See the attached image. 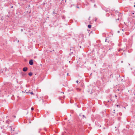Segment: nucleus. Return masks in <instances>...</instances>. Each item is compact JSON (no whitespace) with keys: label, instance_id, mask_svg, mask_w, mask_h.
Instances as JSON below:
<instances>
[{"label":"nucleus","instance_id":"obj_1","mask_svg":"<svg viewBox=\"0 0 135 135\" xmlns=\"http://www.w3.org/2000/svg\"><path fill=\"white\" fill-rule=\"evenodd\" d=\"M6 122L9 124V126L10 127H12L13 129H14V128L13 127L14 125V123L13 122H12L10 120L8 119L6 121Z\"/></svg>","mask_w":135,"mask_h":135},{"label":"nucleus","instance_id":"obj_2","mask_svg":"<svg viewBox=\"0 0 135 135\" xmlns=\"http://www.w3.org/2000/svg\"><path fill=\"white\" fill-rule=\"evenodd\" d=\"M12 128H12V127H10L9 126V125L7 126V128L6 130H7V131H11V133H12V132L13 131H14V129L13 130L12 129Z\"/></svg>","mask_w":135,"mask_h":135},{"label":"nucleus","instance_id":"obj_3","mask_svg":"<svg viewBox=\"0 0 135 135\" xmlns=\"http://www.w3.org/2000/svg\"><path fill=\"white\" fill-rule=\"evenodd\" d=\"M118 18L117 19H116V21H117V20H120L121 19V17L122 16V14L121 13H118Z\"/></svg>","mask_w":135,"mask_h":135},{"label":"nucleus","instance_id":"obj_4","mask_svg":"<svg viewBox=\"0 0 135 135\" xmlns=\"http://www.w3.org/2000/svg\"><path fill=\"white\" fill-rule=\"evenodd\" d=\"M29 63L30 65H33V60L32 59L30 60L29 61Z\"/></svg>","mask_w":135,"mask_h":135},{"label":"nucleus","instance_id":"obj_5","mask_svg":"<svg viewBox=\"0 0 135 135\" xmlns=\"http://www.w3.org/2000/svg\"><path fill=\"white\" fill-rule=\"evenodd\" d=\"M28 69V68L26 67H24L23 69V71L24 72L26 71Z\"/></svg>","mask_w":135,"mask_h":135},{"label":"nucleus","instance_id":"obj_6","mask_svg":"<svg viewBox=\"0 0 135 135\" xmlns=\"http://www.w3.org/2000/svg\"><path fill=\"white\" fill-rule=\"evenodd\" d=\"M105 41V42H107L108 43H109L110 41V40L108 38H106Z\"/></svg>","mask_w":135,"mask_h":135},{"label":"nucleus","instance_id":"obj_7","mask_svg":"<svg viewBox=\"0 0 135 135\" xmlns=\"http://www.w3.org/2000/svg\"><path fill=\"white\" fill-rule=\"evenodd\" d=\"M61 17L62 19L63 20H65L66 18V17L64 15L62 16H61Z\"/></svg>","mask_w":135,"mask_h":135},{"label":"nucleus","instance_id":"obj_8","mask_svg":"<svg viewBox=\"0 0 135 135\" xmlns=\"http://www.w3.org/2000/svg\"><path fill=\"white\" fill-rule=\"evenodd\" d=\"M110 100H109L108 99H107L105 101V102L107 103H108L109 102H110Z\"/></svg>","mask_w":135,"mask_h":135},{"label":"nucleus","instance_id":"obj_9","mask_svg":"<svg viewBox=\"0 0 135 135\" xmlns=\"http://www.w3.org/2000/svg\"><path fill=\"white\" fill-rule=\"evenodd\" d=\"M28 75L29 76H31L32 75V74L31 72H30L28 73Z\"/></svg>","mask_w":135,"mask_h":135},{"label":"nucleus","instance_id":"obj_10","mask_svg":"<svg viewBox=\"0 0 135 135\" xmlns=\"http://www.w3.org/2000/svg\"><path fill=\"white\" fill-rule=\"evenodd\" d=\"M74 49L73 47H72V48H71L70 49V52L71 53V54H73V52H71V50H73Z\"/></svg>","mask_w":135,"mask_h":135},{"label":"nucleus","instance_id":"obj_11","mask_svg":"<svg viewBox=\"0 0 135 135\" xmlns=\"http://www.w3.org/2000/svg\"><path fill=\"white\" fill-rule=\"evenodd\" d=\"M26 75V74L25 73H22V75L23 76H25Z\"/></svg>","mask_w":135,"mask_h":135},{"label":"nucleus","instance_id":"obj_12","mask_svg":"<svg viewBox=\"0 0 135 135\" xmlns=\"http://www.w3.org/2000/svg\"><path fill=\"white\" fill-rule=\"evenodd\" d=\"M115 14L117 15H118V13H119L118 12V11H115Z\"/></svg>","mask_w":135,"mask_h":135},{"label":"nucleus","instance_id":"obj_13","mask_svg":"<svg viewBox=\"0 0 135 135\" xmlns=\"http://www.w3.org/2000/svg\"><path fill=\"white\" fill-rule=\"evenodd\" d=\"M91 25H88V27L89 28H91Z\"/></svg>","mask_w":135,"mask_h":135},{"label":"nucleus","instance_id":"obj_14","mask_svg":"<svg viewBox=\"0 0 135 135\" xmlns=\"http://www.w3.org/2000/svg\"><path fill=\"white\" fill-rule=\"evenodd\" d=\"M117 107L118 108H120V106L118 105H116Z\"/></svg>","mask_w":135,"mask_h":135},{"label":"nucleus","instance_id":"obj_15","mask_svg":"<svg viewBox=\"0 0 135 135\" xmlns=\"http://www.w3.org/2000/svg\"><path fill=\"white\" fill-rule=\"evenodd\" d=\"M124 89V86H123V88L121 89V91H123V90Z\"/></svg>","mask_w":135,"mask_h":135},{"label":"nucleus","instance_id":"obj_16","mask_svg":"<svg viewBox=\"0 0 135 135\" xmlns=\"http://www.w3.org/2000/svg\"><path fill=\"white\" fill-rule=\"evenodd\" d=\"M122 51V50L121 49H120L118 50V51Z\"/></svg>","mask_w":135,"mask_h":135},{"label":"nucleus","instance_id":"obj_17","mask_svg":"<svg viewBox=\"0 0 135 135\" xmlns=\"http://www.w3.org/2000/svg\"><path fill=\"white\" fill-rule=\"evenodd\" d=\"M31 110H34V108L33 107H32L31 108Z\"/></svg>","mask_w":135,"mask_h":135},{"label":"nucleus","instance_id":"obj_18","mask_svg":"<svg viewBox=\"0 0 135 135\" xmlns=\"http://www.w3.org/2000/svg\"><path fill=\"white\" fill-rule=\"evenodd\" d=\"M54 10H54V11L53 12V14H56V13H55V12H54Z\"/></svg>","mask_w":135,"mask_h":135},{"label":"nucleus","instance_id":"obj_19","mask_svg":"<svg viewBox=\"0 0 135 135\" xmlns=\"http://www.w3.org/2000/svg\"><path fill=\"white\" fill-rule=\"evenodd\" d=\"M30 93H31V94H32V95L33 94V92L32 91V92H31Z\"/></svg>","mask_w":135,"mask_h":135},{"label":"nucleus","instance_id":"obj_20","mask_svg":"<svg viewBox=\"0 0 135 135\" xmlns=\"http://www.w3.org/2000/svg\"><path fill=\"white\" fill-rule=\"evenodd\" d=\"M96 4H94V7H96Z\"/></svg>","mask_w":135,"mask_h":135},{"label":"nucleus","instance_id":"obj_21","mask_svg":"<svg viewBox=\"0 0 135 135\" xmlns=\"http://www.w3.org/2000/svg\"><path fill=\"white\" fill-rule=\"evenodd\" d=\"M109 14H106V16H109Z\"/></svg>","mask_w":135,"mask_h":135},{"label":"nucleus","instance_id":"obj_22","mask_svg":"<svg viewBox=\"0 0 135 135\" xmlns=\"http://www.w3.org/2000/svg\"><path fill=\"white\" fill-rule=\"evenodd\" d=\"M76 83H78V82H79V81H78V80H77V81H76Z\"/></svg>","mask_w":135,"mask_h":135},{"label":"nucleus","instance_id":"obj_23","mask_svg":"<svg viewBox=\"0 0 135 135\" xmlns=\"http://www.w3.org/2000/svg\"><path fill=\"white\" fill-rule=\"evenodd\" d=\"M83 117H85V116L84 115H83Z\"/></svg>","mask_w":135,"mask_h":135},{"label":"nucleus","instance_id":"obj_24","mask_svg":"<svg viewBox=\"0 0 135 135\" xmlns=\"http://www.w3.org/2000/svg\"><path fill=\"white\" fill-rule=\"evenodd\" d=\"M76 7H77V8H79V7L78 6H76Z\"/></svg>","mask_w":135,"mask_h":135},{"label":"nucleus","instance_id":"obj_25","mask_svg":"<svg viewBox=\"0 0 135 135\" xmlns=\"http://www.w3.org/2000/svg\"><path fill=\"white\" fill-rule=\"evenodd\" d=\"M132 14L133 15H134V13H133H133H132Z\"/></svg>","mask_w":135,"mask_h":135},{"label":"nucleus","instance_id":"obj_26","mask_svg":"<svg viewBox=\"0 0 135 135\" xmlns=\"http://www.w3.org/2000/svg\"><path fill=\"white\" fill-rule=\"evenodd\" d=\"M97 20V19H96L95 20V21H96V20Z\"/></svg>","mask_w":135,"mask_h":135},{"label":"nucleus","instance_id":"obj_27","mask_svg":"<svg viewBox=\"0 0 135 135\" xmlns=\"http://www.w3.org/2000/svg\"><path fill=\"white\" fill-rule=\"evenodd\" d=\"M118 91L119 90H120V89H118Z\"/></svg>","mask_w":135,"mask_h":135},{"label":"nucleus","instance_id":"obj_28","mask_svg":"<svg viewBox=\"0 0 135 135\" xmlns=\"http://www.w3.org/2000/svg\"><path fill=\"white\" fill-rule=\"evenodd\" d=\"M90 17H89V20H90Z\"/></svg>","mask_w":135,"mask_h":135},{"label":"nucleus","instance_id":"obj_29","mask_svg":"<svg viewBox=\"0 0 135 135\" xmlns=\"http://www.w3.org/2000/svg\"><path fill=\"white\" fill-rule=\"evenodd\" d=\"M121 62L122 63H123V61H121Z\"/></svg>","mask_w":135,"mask_h":135},{"label":"nucleus","instance_id":"obj_30","mask_svg":"<svg viewBox=\"0 0 135 135\" xmlns=\"http://www.w3.org/2000/svg\"><path fill=\"white\" fill-rule=\"evenodd\" d=\"M23 31V30H22V29H21V31Z\"/></svg>","mask_w":135,"mask_h":135},{"label":"nucleus","instance_id":"obj_31","mask_svg":"<svg viewBox=\"0 0 135 135\" xmlns=\"http://www.w3.org/2000/svg\"><path fill=\"white\" fill-rule=\"evenodd\" d=\"M79 47L80 48L81 47V46H79Z\"/></svg>","mask_w":135,"mask_h":135},{"label":"nucleus","instance_id":"obj_32","mask_svg":"<svg viewBox=\"0 0 135 135\" xmlns=\"http://www.w3.org/2000/svg\"><path fill=\"white\" fill-rule=\"evenodd\" d=\"M29 122L30 123H31V122L30 121Z\"/></svg>","mask_w":135,"mask_h":135},{"label":"nucleus","instance_id":"obj_33","mask_svg":"<svg viewBox=\"0 0 135 135\" xmlns=\"http://www.w3.org/2000/svg\"><path fill=\"white\" fill-rule=\"evenodd\" d=\"M134 7H135V5H134Z\"/></svg>","mask_w":135,"mask_h":135},{"label":"nucleus","instance_id":"obj_34","mask_svg":"<svg viewBox=\"0 0 135 135\" xmlns=\"http://www.w3.org/2000/svg\"><path fill=\"white\" fill-rule=\"evenodd\" d=\"M112 45L113 46L114 45V44H112Z\"/></svg>","mask_w":135,"mask_h":135},{"label":"nucleus","instance_id":"obj_35","mask_svg":"<svg viewBox=\"0 0 135 135\" xmlns=\"http://www.w3.org/2000/svg\"><path fill=\"white\" fill-rule=\"evenodd\" d=\"M115 97H117V96H116V95H115Z\"/></svg>","mask_w":135,"mask_h":135},{"label":"nucleus","instance_id":"obj_36","mask_svg":"<svg viewBox=\"0 0 135 135\" xmlns=\"http://www.w3.org/2000/svg\"><path fill=\"white\" fill-rule=\"evenodd\" d=\"M107 11L106 10V12H107Z\"/></svg>","mask_w":135,"mask_h":135},{"label":"nucleus","instance_id":"obj_37","mask_svg":"<svg viewBox=\"0 0 135 135\" xmlns=\"http://www.w3.org/2000/svg\"><path fill=\"white\" fill-rule=\"evenodd\" d=\"M13 7V6H12L11 7V8H12Z\"/></svg>","mask_w":135,"mask_h":135},{"label":"nucleus","instance_id":"obj_38","mask_svg":"<svg viewBox=\"0 0 135 135\" xmlns=\"http://www.w3.org/2000/svg\"><path fill=\"white\" fill-rule=\"evenodd\" d=\"M118 33H119V31H118Z\"/></svg>","mask_w":135,"mask_h":135},{"label":"nucleus","instance_id":"obj_39","mask_svg":"<svg viewBox=\"0 0 135 135\" xmlns=\"http://www.w3.org/2000/svg\"><path fill=\"white\" fill-rule=\"evenodd\" d=\"M68 74H69L68 73L67 74V75H68Z\"/></svg>","mask_w":135,"mask_h":135}]
</instances>
